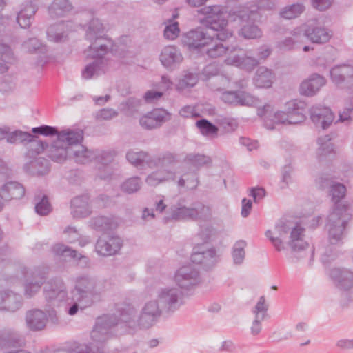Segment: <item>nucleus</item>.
<instances>
[{
    "instance_id": "obj_46",
    "label": "nucleus",
    "mask_w": 353,
    "mask_h": 353,
    "mask_svg": "<svg viewBox=\"0 0 353 353\" xmlns=\"http://www.w3.org/2000/svg\"><path fill=\"white\" fill-rule=\"evenodd\" d=\"M72 9L73 6L69 0H54L48 7V12L52 18L63 17Z\"/></svg>"
},
{
    "instance_id": "obj_22",
    "label": "nucleus",
    "mask_w": 353,
    "mask_h": 353,
    "mask_svg": "<svg viewBox=\"0 0 353 353\" xmlns=\"http://www.w3.org/2000/svg\"><path fill=\"white\" fill-rule=\"evenodd\" d=\"M310 119L317 127L327 128L333 121L334 115L331 110L321 105H314L310 108Z\"/></svg>"
},
{
    "instance_id": "obj_24",
    "label": "nucleus",
    "mask_w": 353,
    "mask_h": 353,
    "mask_svg": "<svg viewBox=\"0 0 353 353\" xmlns=\"http://www.w3.org/2000/svg\"><path fill=\"white\" fill-rule=\"evenodd\" d=\"M73 30L75 28L72 21L56 23L48 28L47 38L52 42H62L66 40L68 32Z\"/></svg>"
},
{
    "instance_id": "obj_54",
    "label": "nucleus",
    "mask_w": 353,
    "mask_h": 353,
    "mask_svg": "<svg viewBox=\"0 0 353 353\" xmlns=\"http://www.w3.org/2000/svg\"><path fill=\"white\" fill-rule=\"evenodd\" d=\"M52 253L58 257L63 258H77V252L63 243H56L52 247Z\"/></svg>"
},
{
    "instance_id": "obj_29",
    "label": "nucleus",
    "mask_w": 353,
    "mask_h": 353,
    "mask_svg": "<svg viewBox=\"0 0 353 353\" xmlns=\"http://www.w3.org/2000/svg\"><path fill=\"white\" fill-rule=\"evenodd\" d=\"M208 40L209 37H206L203 30L196 29L187 32L183 37V42L189 49L202 52Z\"/></svg>"
},
{
    "instance_id": "obj_53",
    "label": "nucleus",
    "mask_w": 353,
    "mask_h": 353,
    "mask_svg": "<svg viewBox=\"0 0 353 353\" xmlns=\"http://www.w3.org/2000/svg\"><path fill=\"white\" fill-rule=\"evenodd\" d=\"M70 353H103L101 345L90 343L89 345L74 343Z\"/></svg>"
},
{
    "instance_id": "obj_35",
    "label": "nucleus",
    "mask_w": 353,
    "mask_h": 353,
    "mask_svg": "<svg viewBox=\"0 0 353 353\" xmlns=\"http://www.w3.org/2000/svg\"><path fill=\"white\" fill-rule=\"evenodd\" d=\"M72 148L64 145L60 141L56 139L48 149V156L53 161L63 162L68 157H70Z\"/></svg>"
},
{
    "instance_id": "obj_40",
    "label": "nucleus",
    "mask_w": 353,
    "mask_h": 353,
    "mask_svg": "<svg viewBox=\"0 0 353 353\" xmlns=\"http://www.w3.org/2000/svg\"><path fill=\"white\" fill-rule=\"evenodd\" d=\"M83 138V132L80 130H63L58 133L57 139L64 145L70 148H75L79 145Z\"/></svg>"
},
{
    "instance_id": "obj_13",
    "label": "nucleus",
    "mask_w": 353,
    "mask_h": 353,
    "mask_svg": "<svg viewBox=\"0 0 353 353\" xmlns=\"http://www.w3.org/2000/svg\"><path fill=\"white\" fill-rule=\"evenodd\" d=\"M174 281L180 288L190 290L201 282L199 271L191 265L182 266L176 272Z\"/></svg>"
},
{
    "instance_id": "obj_2",
    "label": "nucleus",
    "mask_w": 353,
    "mask_h": 353,
    "mask_svg": "<svg viewBox=\"0 0 353 353\" xmlns=\"http://www.w3.org/2000/svg\"><path fill=\"white\" fill-rule=\"evenodd\" d=\"M104 26L98 19H92L86 30L85 38L90 41L85 50L86 57L93 59L87 63L81 71V77L85 80L95 79L105 74L108 70V60L105 59L109 52L117 53V49L113 41L103 37Z\"/></svg>"
},
{
    "instance_id": "obj_16",
    "label": "nucleus",
    "mask_w": 353,
    "mask_h": 353,
    "mask_svg": "<svg viewBox=\"0 0 353 353\" xmlns=\"http://www.w3.org/2000/svg\"><path fill=\"white\" fill-rule=\"evenodd\" d=\"M123 245L122 239L114 235H103L99 237L95 245L98 254L107 256L117 254Z\"/></svg>"
},
{
    "instance_id": "obj_58",
    "label": "nucleus",
    "mask_w": 353,
    "mask_h": 353,
    "mask_svg": "<svg viewBox=\"0 0 353 353\" xmlns=\"http://www.w3.org/2000/svg\"><path fill=\"white\" fill-rule=\"evenodd\" d=\"M238 105L256 106L260 104V100L251 94L245 91H239Z\"/></svg>"
},
{
    "instance_id": "obj_8",
    "label": "nucleus",
    "mask_w": 353,
    "mask_h": 353,
    "mask_svg": "<svg viewBox=\"0 0 353 353\" xmlns=\"http://www.w3.org/2000/svg\"><path fill=\"white\" fill-rule=\"evenodd\" d=\"M345 215H348V212L331 211L327 217L326 229L328 232V237L331 244H336L342 241L345 236V228L347 220Z\"/></svg>"
},
{
    "instance_id": "obj_41",
    "label": "nucleus",
    "mask_w": 353,
    "mask_h": 353,
    "mask_svg": "<svg viewBox=\"0 0 353 353\" xmlns=\"http://www.w3.org/2000/svg\"><path fill=\"white\" fill-rule=\"evenodd\" d=\"M303 27H297L291 32V37H287L277 43L281 50H290L298 47L303 41Z\"/></svg>"
},
{
    "instance_id": "obj_15",
    "label": "nucleus",
    "mask_w": 353,
    "mask_h": 353,
    "mask_svg": "<svg viewBox=\"0 0 353 353\" xmlns=\"http://www.w3.org/2000/svg\"><path fill=\"white\" fill-rule=\"evenodd\" d=\"M304 228L300 225H296L290 232V239L288 242L289 245L296 258H303L305 256L307 250L313 257L314 250L313 248H310L309 243L304 241L303 239L304 236Z\"/></svg>"
},
{
    "instance_id": "obj_47",
    "label": "nucleus",
    "mask_w": 353,
    "mask_h": 353,
    "mask_svg": "<svg viewBox=\"0 0 353 353\" xmlns=\"http://www.w3.org/2000/svg\"><path fill=\"white\" fill-rule=\"evenodd\" d=\"M20 336L12 329H3L0 330V347L1 348H10L19 346Z\"/></svg>"
},
{
    "instance_id": "obj_39",
    "label": "nucleus",
    "mask_w": 353,
    "mask_h": 353,
    "mask_svg": "<svg viewBox=\"0 0 353 353\" xmlns=\"http://www.w3.org/2000/svg\"><path fill=\"white\" fill-rule=\"evenodd\" d=\"M94 159L98 164L103 166L105 173L103 174L101 171L99 173V176L102 179H107L109 178L110 173L108 165L110 163L114 158L115 152L112 150H97L94 151Z\"/></svg>"
},
{
    "instance_id": "obj_6",
    "label": "nucleus",
    "mask_w": 353,
    "mask_h": 353,
    "mask_svg": "<svg viewBox=\"0 0 353 353\" xmlns=\"http://www.w3.org/2000/svg\"><path fill=\"white\" fill-rule=\"evenodd\" d=\"M255 14L254 10H250L247 6H237L232 8L229 15L233 17L234 21L239 20L242 27L239 31V34L245 39H254L262 37V31L258 26L253 23H250L253 15Z\"/></svg>"
},
{
    "instance_id": "obj_31",
    "label": "nucleus",
    "mask_w": 353,
    "mask_h": 353,
    "mask_svg": "<svg viewBox=\"0 0 353 353\" xmlns=\"http://www.w3.org/2000/svg\"><path fill=\"white\" fill-rule=\"evenodd\" d=\"M326 83L325 79L318 74H312L308 79L303 81L300 86L301 94L312 97L315 95Z\"/></svg>"
},
{
    "instance_id": "obj_27",
    "label": "nucleus",
    "mask_w": 353,
    "mask_h": 353,
    "mask_svg": "<svg viewBox=\"0 0 353 353\" xmlns=\"http://www.w3.org/2000/svg\"><path fill=\"white\" fill-rule=\"evenodd\" d=\"M162 65L169 70L176 68L183 61V56L179 49L173 46L165 47L160 54Z\"/></svg>"
},
{
    "instance_id": "obj_33",
    "label": "nucleus",
    "mask_w": 353,
    "mask_h": 353,
    "mask_svg": "<svg viewBox=\"0 0 353 353\" xmlns=\"http://www.w3.org/2000/svg\"><path fill=\"white\" fill-rule=\"evenodd\" d=\"M178 162L179 159L176 154L166 151L158 155L152 156V160L149 161V168L170 169V168L174 166Z\"/></svg>"
},
{
    "instance_id": "obj_62",
    "label": "nucleus",
    "mask_w": 353,
    "mask_h": 353,
    "mask_svg": "<svg viewBox=\"0 0 353 353\" xmlns=\"http://www.w3.org/2000/svg\"><path fill=\"white\" fill-rule=\"evenodd\" d=\"M52 208L50 203L48 201V197L44 195L41 199L35 205L36 212L41 216L47 215L50 212Z\"/></svg>"
},
{
    "instance_id": "obj_43",
    "label": "nucleus",
    "mask_w": 353,
    "mask_h": 353,
    "mask_svg": "<svg viewBox=\"0 0 353 353\" xmlns=\"http://www.w3.org/2000/svg\"><path fill=\"white\" fill-rule=\"evenodd\" d=\"M274 77L271 70L265 67H260L255 73L253 81L257 88H269L272 86Z\"/></svg>"
},
{
    "instance_id": "obj_9",
    "label": "nucleus",
    "mask_w": 353,
    "mask_h": 353,
    "mask_svg": "<svg viewBox=\"0 0 353 353\" xmlns=\"http://www.w3.org/2000/svg\"><path fill=\"white\" fill-rule=\"evenodd\" d=\"M21 274L26 279L24 284V294L30 298L34 296L45 283L48 269L46 267H37L32 270L27 268H23Z\"/></svg>"
},
{
    "instance_id": "obj_12",
    "label": "nucleus",
    "mask_w": 353,
    "mask_h": 353,
    "mask_svg": "<svg viewBox=\"0 0 353 353\" xmlns=\"http://www.w3.org/2000/svg\"><path fill=\"white\" fill-rule=\"evenodd\" d=\"M347 192L345 185L340 183H333L329 190V195L333 203L332 211L348 212L349 216L353 215V203L343 201Z\"/></svg>"
},
{
    "instance_id": "obj_52",
    "label": "nucleus",
    "mask_w": 353,
    "mask_h": 353,
    "mask_svg": "<svg viewBox=\"0 0 353 353\" xmlns=\"http://www.w3.org/2000/svg\"><path fill=\"white\" fill-rule=\"evenodd\" d=\"M142 185V181L139 176H133L127 179L121 185L122 192L131 194L138 192Z\"/></svg>"
},
{
    "instance_id": "obj_63",
    "label": "nucleus",
    "mask_w": 353,
    "mask_h": 353,
    "mask_svg": "<svg viewBox=\"0 0 353 353\" xmlns=\"http://www.w3.org/2000/svg\"><path fill=\"white\" fill-rule=\"evenodd\" d=\"M32 132L34 134H39L44 136H58L59 131L57 128L50 125H41L34 127L32 129Z\"/></svg>"
},
{
    "instance_id": "obj_1",
    "label": "nucleus",
    "mask_w": 353,
    "mask_h": 353,
    "mask_svg": "<svg viewBox=\"0 0 353 353\" xmlns=\"http://www.w3.org/2000/svg\"><path fill=\"white\" fill-rule=\"evenodd\" d=\"M160 307L158 300L148 301L142 308L140 315L137 316V310L132 304L117 303L114 314H104L97 319L92 336L96 338L98 334L108 335L114 327H119L123 332H130L138 327L148 328L160 316Z\"/></svg>"
},
{
    "instance_id": "obj_55",
    "label": "nucleus",
    "mask_w": 353,
    "mask_h": 353,
    "mask_svg": "<svg viewBox=\"0 0 353 353\" xmlns=\"http://www.w3.org/2000/svg\"><path fill=\"white\" fill-rule=\"evenodd\" d=\"M196 125L204 136L216 135L219 130L215 125L205 119L197 121Z\"/></svg>"
},
{
    "instance_id": "obj_60",
    "label": "nucleus",
    "mask_w": 353,
    "mask_h": 353,
    "mask_svg": "<svg viewBox=\"0 0 353 353\" xmlns=\"http://www.w3.org/2000/svg\"><path fill=\"white\" fill-rule=\"evenodd\" d=\"M179 23L170 19L164 29V37L169 40H174L179 36Z\"/></svg>"
},
{
    "instance_id": "obj_51",
    "label": "nucleus",
    "mask_w": 353,
    "mask_h": 353,
    "mask_svg": "<svg viewBox=\"0 0 353 353\" xmlns=\"http://www.w3.org/2000/svg\"><path fill=\"white\" fill-rule=\"evenodd\" d=\"M246 245L247 243L244 240H239L234 244L232 250V258L235 265H241L243 263Z\"/></svg>"
},
{
    "instance_id": "obj_25",
    "label": "nucleus",
    "mask_w": 353,
    "mask_h": 353,
    "mask_svg": "<svg viewBox=\"0 0 353 353\" xmlns=\"http://www.w3.org/2000/svg\"><path fill=\"white\" fill-rule=\"evenodd\" d=\"M39 154L32 157L26 154L27 162L24 164L23 169L26 172L32 175H44L50 171L48 160L45 158L38 157Z\"/></svg>"
},
{
    "instance_id": "obj_38",
    "label": "nucleus",
    "mask_w": 353,
    "mask_h": 353,
    "mask_svg": "<svg viewBox=\"0 0 353 353\" xmlns=\"http://www.w3.org/2000/svg\"><path fill=\"white\" fill-rule=\"evenodd\" d=\"M303 27V39L307 37L312 43H325L327 42L331 34L328 30L323 27H308L305 28Z\"/></svg>"
},
{
    "instance_id": "obj_7",
    "label": "nucleus",
    "mask_w": 353,
    "mask_h": 353,
    "mask_svg": "<svg viewBox=\"0 0 353 353\" xmlns=\"http://www.w3.org/2000/svg\"><path fill=\"white\" fill-rule=\"evenodd\" d=\"M3 128L8 129V132L5 135L8 143L11 144L29 143L28 157H32L34 154H41L48 147L47 143L38 139L37 137L30 132L19 130L10 132V128L7 126H4Z\"/></svg>"
},
{
    "instance_id": "obj_50",
    "label": "nucleus",
    "mask_w": 353,
    "mask_h": 353,
    "mask_svg": "<svg viewBox=\"0 0 353 353\" xmlns=\"http://www.w3.org/2000/svg\"><path fill=\"white\" fill-rule=\"evenodd\" d=\"M90 225L96 230L106 232L114 229L117 225L112 219L100 216L92 218Z\"/></svg>"
},
{
    "instance_id": "obj_32",
    "label": "nucleus",
    "mask_w": 353,
    "mask_h": 353,
    "mask_svg": "<svg viewBox=\"0 0 353 353\" xmlns=\"http://www.w3.org/2000/svg\"><path fill=\"white\" fill-rule=\"evenodd\" d=\"M47 321L46 313L39 309L29 310L26 315L27 326L33 331L43 330L46 325Z\"/></svg>"
},
{
    "instance_id": "obj_20",
    "label": "nucleus",
    "mask_w": 353,
    "mask_h": 353,
    "mask_svg": "<svg viewBox=\"0 0 353 353\" xmlns=\"http://www.w3.org/2000/svg\"><path fill=\"white\" fill-rule=\"evenodd\" d=\"M170 114L163 108H156L141 117L139 123L142 128L152 130L161 126L169 119Z\"/></svg>"
},
{
    "instance_id": "obj_37",
    "label": "nucleus",
    "mask_w": 353,
    "mask_h": 353,
    "mask_svg": "<svg viewBox=\"0 0 353 353\" xmlns=\"http://www.w3.org/2000/svg\"><path fill=\"white\" fill-rule=\"evenodd\" d=\"M305 105L303 102L297 101H291L286 103L290 124H298L305 120Z\"/></svg>"
},
{
    "instance_id": "obj_49",
    "label": "nucleus",
    "mask_w": 353,
    "mask_h": 353,
    "mask_svg": "<svg viewBox=\"0 0 353 353\" xmlns=\"http://www.w3.org/2000/svg\"><path fill=\"white\" fill-rule=\"evenodd\" d=\"M126 159L129 163L137 168L144 166L149 168V161L152 160V155L143 151L130 150L126 154Z\"/></svg>"
},
{
    "instance_id": "obj_48",
    "label": "nucleus",
    "mask_w": 353,
    "mask_h": 353,
    "mask_svg": "<svg viewBox=\"0 0 353 353\" xmlns=\"http://www.w3.org/2000/svg\"><path fill=\"white\" fill-rule=\"evenodd\" d=\"M94 151L89 150L82 145H79L75 148H72V150H70V157H72L77 163H88L94 159Z\"/></svg>"
},
{
    "instance_id": "obj_4",
    "label": "nucleus",
    "mask_w": 353,
    "mask_h": 353,
    "mask_svg": "<svg viewBox=\"0 0 353 353\" xmlns=\"http://www.w3.org/2000/svg\"><path fill=\"white\" fill-rule=\"evenodd\" d=\"M72 294L73 300L79 303L81 310L91 307L100 298L96 279L88 274L75 278Z\"/></svg>"
},
{
    "instance_id": "obj_18",
    "label": "nucleus",
    "mask_w": 353,
    "mask_h": 353,
    "mask_svg": "<svg viewBox=\"0 0 353 353\" xmlns=\"http://www.w3.org/2000/svg\"><path fill=\"white\" fill-rule=\"evenodd\" d=\"M224 63L228 65H232L244 70L247 72L252 71L259 63L260 61L247 53L243 54H229L225 59Z\"/></svg>"
},
{
    "instance_id": "obj_5",
    "label": "nucleus",
    "mask_w": 353,
    "mask_h": 353,
    "mask_svg": "<svg viewBox=\"0 0 353 353\" xmlns=\"http://www.w3.org/2000/svg\"><path fill=\"white\" fill-rule=\"evenodd\" d=\"M200 13L205 16L203 24L208 28L217 32L219 40H227L232 37V32L226 28L228 20L224 15L221 6L213 5L202 8Z\"/></svg>"
},
{
    "instance_id": "obj_34",
    "label": "nucleus",
    "mask_w": 353,
    "mask_h": 353,
    "mask_svg": "<svg viewBox=\"0 0 353 353\" xmlns=\"http://www.w3.org/2000/svg\"><path fill=\"white\" fill-rule=\"evenodd\" d=\"M37 11V7L32 1L23 4L17 16V21L20 27L24 29L29 28Z\"/></svg>"
},
{
    "instance_id": "obj_59",
    "label": "nucleus",
    "mask_w": 353,
    "mask_h": 353,
    "mask_svg": "<svg viewBox=\"0 0 353 353\" xmlns=\"http://www.w3.org/2000/svg\"><path fill=\"white\" fill-rule=\"evenodd\" d=\"M203 254V263L202 265L206 270L212 268L218 261L216 250L214 248L205 249Z\"/></svg>"
},
{
    "instance_id": "obj_57",
    "label": "nucleus",
    "mask_w": 353,
    "mask_h": 353,
    "mask_svg": "<svg viewBox=\"0 0 353 353\" xmlns=\"http://www.w3.org/2000/svg\"><path fill=\"white\" fill-rule=\"evenodd\" d=\"M185 161L194 167H200L210 161V157L200 154H189L185 158Z\"/></svg>"
},
{
    "instance_id": "obj_3",
    "label": "nucleus",
    "mask_w": 353,
    "mask_h": 353,
    "mask_svg": "<svg viewBox=\"0 0 353 353\" xmlns=\"http://www.w3.org/2000/svg\"><path fill=\"white\" fill-rule=\"evenodd\" d=\"M210 215L208 206L199 202L188 205L186 199L179 198L169 207L163 221L168 223L172 221L207 220Z\"/></svg>"
},
{
    "instance_id": "obj_36",
    "label": "nucleus",
    "mask_w": 353,
    "mask_h": 353,
    "mask_svg": "<svg viewBox=\"0 0 353 353\" xmlns=\"http://www.w3.org/2000/svg\"><path fill=\"white\" fill-rule=\"evenodd\" d=\"M87 195L76 196L71 201L72 214L74 218L85 217L91 213Z\"/></svg>"
},
{
    "instance_id": "obj_23",
    "label": "nucleus",
    "mask_w": 353,
    "mask_h": 353,
    "mask_svg": "<svg viewBox=\"0 0 353 353\" xmlns=\"http://www.w3.org/2000/svg\"><path fill=\"white\" fill-rule=\"evenodd\" d=\"M290 227L284 222L281 221L275 226L274 231L268 230L265 232V236L270 241L276 250L281 252L285 249L283 240L286 239Z\"/></svg>"
},
{
    "instance_id": "obj_61",
    "label": "nucleus",
    "mask_w": 353,
    "mask_h": 353,
    "mask_svg": "<svg viewBox=\"0 0 353 353\" xmlns=\"http://www.w3.org/2000/svg\"><path fill=\"white\" fill-rule=\"evenodd\" d=\"M0 60L3 63L9 64L14 63L15 61L10 47L4 43H0Z\"/></svg>"
},
{
    "instance_id": "obj_17",
    "label": "nucleus",
    "mask_w": 353,
    "mask_h": 353,
    "mask_svg": "<svg viewBox=\"0 0 353 353\" xmlns=\"http://www.w3.org/2000/svg\"><path fill=\"white\" fill-rule=\"evenodd\" d=\"M329 275L339 290L353 294L352 272L345 268H333Z\"/></svg>"
},
{
    "instance_id": "obj_45",
    "label": "nucleus",
    "mask_w": 353,
    "mask_h": 353,
    "mask_svg": "<svg viewBox=\"0 0 353 353\" xmlns=\"http://www.w3.org/2000/svg\"><path fill=\"white\" fill-rule=\"evenodd\" d=\"M317 143L319 147L316 150V157L319 161L335 154L334 145L332 142V138L330 135L319 137Z\"/></svg>"
},
{
    "instance_id": "obj_64",
    "label": "nucleus",
    "mask_w": 353,
    "mask_h": 353,
    "mask_svg": "<svg viewBox=\"0 0 353 353\" xmlns=\"http://www.w3.org/2000/svg\"><path fill=\"white\" fill-rule=\"evenodd\" d=\"M197 83V77L193 73H187L179 81V86L181 88H191Z\"/></svg>"
},
{
    "instance_id": "obj_26",
    "label": "nucleus",
    "mask_w": 353,
    "mask_h": 353,
    "mask_svg": "<svg viewBox=\"0 0 353 353\" xmlns=\"http://www.w3.org/2000/svg\"><path fill=\"white\" fill-rule=\"evenodd\" d=\"M25 188L17 181H10L0 186V199L10 201L20 199L25 195Z\"/></svg>"
},
{
    "instance_id": "obj_11",
    "label": "nucleus",
    "mask_w": 353,
    "mask_h": 353,
    "mask_svg": "<svg viewBox=\"0 0 353 353\" xmlns=\"http://www.w3.org/2000/svg\"><path fill=\"white\" fill-rule=\"evenodd\" d=\"M43 295L46 302L52 307H59L68 301L65 285L59 278L51 279L46 283Z\"/></svg>"
},
{
    "instance_id": "obj_42",
    "label": "nucleus",
    "mask_w": 353,
    "mask_h": 353,
    "mask_svg": "<svg viewBox=\"0 0 353 353\" xmlns=\"http://www.w3.org/2000/svg\"><path fill=\"white\" fill-rule=\"evenodd\" d=\"M22 48L28 52H33L39 50L41 55L39 56L37 64L38 65H43L48 62V58L46 55V46H42L40 41L35 38H30L25 41L22 44Z\"/></svg>"
},
{
    "instance_id": "obj_30",
    "label": "nucleus",
    "mask_w": 353,
    "mask_h": 353,
    "mask_svg": "<svg viewBox=\"0 0 353 353\" xmlns=\"http://www.w3.org/2000/svg\"><path fill=\"white\" fill-rule=\"evenodd\" d=\"M22 305V298L12 291H0V310L14 312Z\"/></svg>"
},
{
    "instance_id": "obj_14",
    "label": "nucleus",
    "mask_w": 353,
    "mask_h": 353,
    "mask_svg": "<svg viewBox=\"0 0 353 353\" xmlns=\"http://www.w3.org/2000/svg\"><path fill=\"white\" fill-rule=\"evenodd\" d=\"M332 82L341 89H350L353 86V66L341 64L332 67L330 70Z\"/></svg>"
},
{
    "instance_id": "obj_44",
    "label": "nucleus",
    "mask_w": 353,
    "mask_h": 353,
    "mask_svg": "<svg viewBox=\"0 0 353 353\" xmlns=\"http://www.w3.org/2000/svg\"><path fill=\"white\" fill-rule=\"evenodd\" d=\"M176 172L171 169H162L155 171L148 175L145 182L148 185L157 186L159 184L169 180H174Z\"/></svg>"
},
{
    "instance_id": "obj_21",
    "label": "nucleus",
    "mask_w": 353,
    "mask_h": 353,
    "mask_svg": "<svg viewBox=\"0 0 353 353\" xmlns=\"http://www.w3.org/2000/svg\"><path fill=\"white\" fill-rule=\"evenodd\" d=\"M268 305L265 303V299L261 296L256 305L252 308V312L254 319L250 327V333L252 336L259 335L262 330V321L268 317Z\"/></svg>"
},
{
    "instance_id": "obj_56",
    "label": "nucleus",
    "mask_w": 353,
    "mask_h": 353,
    "mask_svg": "<svg viewBox=\"0 0 353 353\" xmlns=\"http://www.w3.org/2000/svg\"><path fill=\"white\" fill-rule=\"evenodd\" d=\"M304 10V6L301 3L292 4L287 6L281 12L282 17L288 19L297 17Z\"/></svg>"
},
{
    "instance_id": "obj_19",
    "label": "nucleus",
    "mask_w": 353,
    "mask_h": 353,
    "mask_svg": "<svg viewBox=\"0 0 353 353\" xmlns=\"http://www.w3.org/2000/svg\"><path fill=\"white\" fill-rule=\"evenodd\" d=\"M272 111V107L270 104H265L257 110V114L264 117V125L266 128L272 130L274 128V124H290L288 111H277L273 114V119H269Z\"/></svg>"
},
{
    "instance_id": "obj_10",
    "label": "nucleus",
    "mask_w": 353,
    "mask_h": 353,
    "mask_svg": "<svg viewBox=\"0 0 353 353\" xmlns=\"http://www.w3.org/2000/svg\"><path fill=\"white\" fill-rule=\"evenodd\" d=\"M157 299L161 307L169 312L178 310L184 304L183 292L176 287H165L157 292Z\"/></svg>"
},
{
    "instance_id": "obj_28",
    "label": "nucleus",
    "mask_w": 353,
    "mask_h": 353,
    "mask_svg": "<svg viewBox=\"0 0 353 353\" xmlns=\"http://www.w3.org/2000/svg\"><path fill=\"white\" fill-rule=\"evenodd\" d=\"M223 41L218 39L217 33L216 34V38L209 37V40L207 41L201 52L205 53L209 58L216 59L225 54L229 51L230 54L232 51H236V48H232V50H230L228 46H225L221 43V41Z\"/></svg>"
}]
</instances>
